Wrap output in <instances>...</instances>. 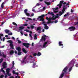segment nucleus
<instances>
[{"mask_svg":"<svg viewBox=\"0 0 78 78\" xmlns=\"http://www.w3.org/2000/svg\"><path fill=\"white\" fill-rule=\"evenodd\" d=\"M9 78H14V77L13 76H11L9 77Z\"/></svg>","mask_w":78,"mask_h":78,"instance_id":"obj_64","label":"nucleus"},{"mask_svg":"<svg viewBox=\"0 0 78 78\" xmlns=\"http://www.w3.org/2000/svg\"><path fill=\"white\" fill-rule=\"evenodd\" d=\"M7 64H6V62H4L2 65V67L3 69H5V68H6V66H6Z\"/></svg>","mask_w":78,"mask_h":78,"instance_id":"obj_13","label":"nucleus"},{"mask_svg":"<svg viewBox=\"0 0 78 78\" xmlns=\"http://www.w3.org/2000/svg\"><path fill=\"white\" fill-rule=\"evenodd\" d=\"M64 3V1H61L60 2V5H62V3Z\"/></svg>","mask_w":78,"mask_h":78,"instance_id":"obj_37","label":"nucleus"},{"mask_svg":"<svg viewBox=\"0 0 78 78\" xmlns=\"http://www.w3.org/2000/svg\"><path fill=\"white\" fill-rule=\"evenodd\" d=\"M7 74H8L9 73V71H6Z\"/></svg>","mask_w":78,"mask_h":78,"instance_id":"obj_51","label":"nucleus"},{"mask_svg":"<svg viewBox=\"0 0 78 78\" xmlns=\"http://www.w3.org/2000/svg\"><path fill=\"white\" fill-rule=\"evenodd\" d=\"M7 42H8V43H10V44L9 45V46L11 47L12 49H14V44H13V42H12V40H10L9 41H7Z\"/></svg>","mask_w":78,"mask_h":78,"instance_id":"obj_4","label":"nucleus"},{"mask_svg":"<svg viewBox=\"0 0 78 78\" xmlns=\"http://www.w3.org/2000/svg\"><path fill=\"white\" fill-rule=\"evenodd\" d=\"M12 73L14 75H16V72H15V71L13 70L12 71Z\"/></svg>","mask_w":78,"mask_h":78,"instance_id":"obj_35","label":"nucleus"},{"mask_svg":"<svg viewBox=\"0 0 78 78\" xmlns=\"http://www.w3.org/2000/svg\"><path fill=\"white\" fill-rule=\"evenodd\" d=\"M58 44L59 46H62V48H63V44H62V41H59Z\"/></svg>","mask_w":78,"mask_h":78,"instance_id":"obj_16","label":"nucleus"},{"mask_svg":"<svg viewBox=\"0 0 78 78\" xmlns=\"http://www.w3.org/2000/svg\"><path fill=\"white\" fill-rule=\"evenodd\" d=\"M4 2H3L2 3V4L1 5V7L2 8H3L4 7Z\"/></svg>","mask_w":78,"mask_h":78,"instance_id":"obj_28","label":"nucleus"},{"mask_svg":"<svg viewBox=\"0 0 78 78\" xmlns=\"http://www.w3.org/2000/svg\"><path fill=\"white\" fill-rule=\"evenodd\" d=\"M15 78H20V77L19 76H16Z\"/></svg>","mask_w":78,"mask_h":78,"instance_id":"obj_62","label":"nucleus"},{"mask_svg":"<svg viewBox=\"0 0 78 78\" xmlns=\"http://www.w3.org/2000/svg\"><path fill=\"white\" fill-rule=\"evenodd\" d=\"M36 31H41V27H37V30Z\"/></svg>","mask_w":78,"mask_h":78,"instance_id":"obj_19","label":"nucleus"},{"mask_svg":"<svg viewBox=\"0 0 78 78\" xmlns=\"http://www.w3.org/2000/svg\"><path fill=\"white\" fill-rule=\"evenodd\" d=\"M18 55L19 56L20 55H22V52H20V51H18Z\"/></svg>","mask_w":78,"mask_h":78,"instance_id":"obj_27","label":"nucleus"},{"mask_svg":"<svg viewBox=\"0 0 78 78\" xmlns=\"http://www.w3.org/2000/svg\"><path fill=\"white\" fill-rule=\"evenodd\" d=\"M58 17H59V15L55 16V20L56 19H57V18H58Z\"/></svg>","mask_w":78,"mask_h":78,"instance_id":"obj_41","label":"nucleus"},{"mask_svg":"<svg viewBox=\"0 0 78 78\" xmlns=\"http://www.w3.org/2000/svg\"><path fill=\"white\" fill-rule=\"evenodd\" d=\"M20 33L21 34V35H22V36L23 35V32L22 31H21L20 32Z\"/></svg>","mask_w":78,"mask_h":78,"instance_id":"obj_55","label":"nucleus"},{"mask_svg":"<svg viewBox=\"0 0 78 78\" xmlns=\"http://www.w3.org/2000/svg\"><path fill=\"white\" fill-rule=\"evenodd\" d=\"M27 19L28 20H32V19L30 18H28Z\"/></svg>","mask_w":78,"mask_h":78,"instance_id":"obj_54","label":"nucleus"},{"mask_svg":"<svg viewBox=\"0 0 78 78\" xmlns=\"http://www.w3.org/2000/svg\"><path fill=\"white\" fill-rule=\"evenodd\" d=\"M30 28H31L32 30H33V29H34V26L33 25H31Z\"/></svg>","mask_w":78,"mask_h":78,"instance_id":"obj_31","label":"nucleus"},{"mask_svg":"<svg viewBox=\"0 0 78 78\" xmlns=\"http://www.w3.org/2000/svg\"><path fill=\"white\" fill-rule=\"evenodd\" d=\"M28 26V24L27 23H25V24H23V26H24V27H25L26 26Z\"/></svg>","mask_w":78,"mask_h":78,"instance_id":"obj_46","label":"nucleus"},{"mask_svg":"<svg viewBox=\"0 0 78 78\" xmlns=\"http://www.w3.org/2000/svg\"><path fill=\"white\" fill-rule=\"evenodd\" d=\"M16 75H17L18 76H19V73H16Z\"/></svg>","mask_w":78,"mask_h":78,"instance_id":"obj_60","label":"nucleus"},{"mask_svg":"<svg viewBox=\"0 0 78 78\" xmlns=\"http://www.w3.org/2000/svg\"><path fill=\"white\" fill-rule=\"evenodd\" d=\"M68 29L70 31H73L75 30L76 28L75 27H74L73 26H71Z\"/></svg>","mask_w":78,"mask_h":78,"instance_id":"obj_6","label":"nucleus"},{"mask_svg":"<svg viewBox=\"0 0 78 78\" xmlns=\"http://www.w3.org/2000/svg\"><path fill=\"white\" fill-rule=\"evenodd\" d=\"M10 55H13V54H14V51L13 50L11 51L10 52Z\"/></svg>","mask_w":78,"mask_h":78,"instance_id":"obj_23","label":"nucleus"},{"mask_svg":"<svg viewBox=\"0 0 78 78\" xmlns=\"http://www.w3.org/2000/svg\"><path fill=\"white\" fill-rule=\"evenodd\" d=\"M3 36V34H0V39H2V37Z\"/></svg>","mask_w":78,"mask_h":78,"instance_id":"obj_33","label":"nucleus"},{"mask_svg":"<svg viewBox=\"0 0 78 78\" xmlns=\"http://www.w3.org/2000/svg\"><path fill=\"white\" fill-rule=\"evenodd\" d=\"M66 5H64L63 6V9L62 10V12L60 11L59 12V14H57V16H62L63 13H64L65 11H66Z\"/></svg>","mask_w":78,"mask_h":78,"instance_id":"obj_3","label":"nucleus"},{"mask_svg":"<svg viewBox=\"0 0 78 78\" xmlns=\"http://www.w3.org/2000/svg\"><path fill=\"white\" fill-rule=\"evenodd\" d=\"M67 69H68V67H67V66L66 67L63 69L59 78H63L64 75H67Z\"/></svg>","mask_w":78,"mask_h":78,"instance_id":"obj_1","label":"nucleus"},{"mask_svg":"<svg viewBox=\"0 0 78 78\" xmlns=\"http://www.w3.org/2000/svg\"><path fill=\"white\" fill-rule=\"evenodd\" d=\"M8 35H9V36H11V35H12V33H11L10 34L9 33Z\"/></svg>","mask_w":78,"mask_h":78,"instance_id":"obj_52","label":"nucleus"},{"mask_svg":"<svg viewBox=\"0 0 78 78\" xmlns=\"http://www.w3.org/2000/svg\"><path fill=\"white\" fill-rule=\"evenodd\" d=\"M7 75H8L9 76H11V73H9L7 74Z\"/></svg>","mask_w":78,"mask_h":78,"instance_id":"obj_49","label":"nucleus"},{"mask_svg":"<svg viewBox=\"0 0 78 78\" xmlns=\"http://www.w3.org/2000/svg\"><path fill=\"white\" fill-rule=\"evenodd\" d=\"M48 15V14H46L45 15H42L38 17V18L37 19V20H39V21H42V24H44V23H45V20H44V16H47Z\"/></svg>","mask_w":78,"mask_h":78,"instance_id":"obj_2","label":"nucleus"},{"mask_svg":"<svg viewBox=\"0 0 78 78\" xmlns=\"http://www.w3.org/2000/svg\"><path fill=\"white\" fill-rule=\"evenodd\" d=\"M48 43V40L47 41L45 42H44V44H43V47H45V46L46 45H47V43Z\"/></svg>","mask_w":78,"mask_h":78,"instance_id":"obj_15","label":"nucleus"},{"mask_svg":"<svg viewBox=\"0 0 78 78\" xmlns=\"http://www.w3.org/2000/svg\"><path fill=\"white\" fill-rule=\"evenodd\" d=\"M11 70V69H9V68H7L6 69V71H9V70Z\"/></svg>","mask_w":78,"mask_h":78,"instance_id":"obj_48","label":"nucleus"},{"mask_svg":"<svg viewBox=\"0 0 78 78\" xmlns=\"http://www.w3.org/2000/svg\"><path fill=\"white\" fill-rule=\"evenodd\" d=\"M74 64H75V62L73 60H72L69 63V65H72V67L74 66Z\"/></svg>","mask_w":78,"mask_h":78,"instance_id":"obj_10","label":"nucleus"},{"mask_svg":"<svg viewBox=\"0 0 78 78\" xmlns=\"http://www.w3.org/2000/svg\"><path fill=\"white\" fill-rule=\"evenodd\" d=\"M46 20H48V22H47V24H49V23H53V22H54V21H53L52 20H49V19H48V17H46Z\"/></svg>","mask_w":78,"mask_h":78,"instance_id":"obj_7","label":"nucleus"},{"mask_svg":"<svg viewBox=\"0 0 78 78\" xmlns=\"http://www.w3.org/2000/svg\"><path fill=\"white\" fill-rule=\"evenodd\" d=\"M12 24H13V25H16V26H17V24H16V23L13 22Z\"/></svg>","mask_w":78,"mask_h":78,"instance_id":"obj_36","label":"nucleus"},{"mask_svg":"<svg viewBox=\"0 0 78 78\" xmlns=\"http://www.w3.org/2000/svg\"><path fill=\"white\" fill-rule=\"evenodd\" d=\"M57 6H59V8H61V6H62V4H58V5H57Z\"/></svg>","mask_w":78,"mask_h":78,"instance_id":"obj_29","label":"nucleus"},{"mask_svg":"<svg viewBox=\"0 0 78 78\" xmlns=\"http://www.w3.org/2000/svg\"><path fill=\"white\" fill-rule=\"evenodd\" d=\"M16 50H18V51H21V50H22V49L20 47H18L16 48Z\"/></svg>","mask_w":78,"mask_h":78,"instance_id":"obj_17","label":"nucleus"},{"mask_svg":"<svg viewBox=\"0 0 78 78\" xmlns=\"http://www.w3.org/2000/svg\"><path fill=\"white\" fill-rule=\"evenodd\" d=\"M5 37H3V42L5 41Z\"/></svg>","mask_w":78,"mask_h":78,"instance_id":"obj_57","label":"nucleus"},{"mask_svg":"<svg viewBox=\"0 0 78 78\" xmlns=\"http://www.w3.org/2000/svg\"><path fill=\"white\" fill-rule=\"evenodd\" d=\"M78 24V22H75L74 23V25H76Z\"/></svg>","mask_w":78,"mask_h":78,"instance_id":"obj_39","label":"nucleus"},{"mask_svg":"<svg viewBox=\"0 0 78 78\" xmlns=\"http://www.w3.org/2000/svg\"><path fill=\"white\" fill-rule=\"evenodd\" d=\"M4 77V75H2L0 76V78H3Z\"/></svg>","mask_w":78,"mask_h":78,"instance_id":"obj_40","label":"nucleus"},{"mask_svg":"<svg viewBox=\"0 0 78 78\" xmlns=\"http://www.w3.org/2000/svg\"><path fill=\"white\" fill-rule=\"evenodd\" d=\"M12 39H13V40H15V38H14V37H12Z\"/></svg>","mask_w":78,"mask_h":78,"instance_id":"obj_61","label":"nucleus"},{"mask_svg":"<svg viewBox=\"0 0 78 78\" xmlns=\"http://www.w3.org/2000/svg\"><path fill=\"white\" fill-rule=\"evenodd\" d=\"M24 31H26V32H27L28 33L30 32V30H28L26 29V30H24Z\"/></svg>","mask_w":78,"mask_h":78,"instance_id":"obj_34","label":"nucleus"},{"mask_svg":"<svg viewBox=\"0 0 78 78\" xmlns=\"http://www.w3.org/2000/svg\"><path fill=\"white\" fill-rule=\"evenodd\" d=\"M24 13L26 14H27V12H28V9H26L24 10Z\"/></svg>","mask_w":78,"mask_h":78,"instance_id":"obj_26","label":"nucleus"},{"mask_svg":"<svg viewBox=\"0 0 78 78\" xmlns=\"http://www.w3.org/2000/svg\"><path fill=\"white\" fill-rule=\"evenodd\" d=\"M45 37H47V36L45 35H44L43 36H42L41 39L40 41V42H42L43 41L45 42V40H46V38Z\"/></svg>","mask_w":78,"mask_h":78,"instance_id":"obj_5","label":"nucleus"},{"mask_svg":"<svg viewBox=\"0 0 78 78\" xmlns=\"http://www.w3.org/2000/svg\"><path fill=\"white\" fill-rule=\"evenodd\" d=\"M72 67H71L69 69V72H70L72 71Z\"/></svg>","mask_w":78,"mask_h":78,"instance_id":"obj_38","label":"nucleus"},{"mask_svg":"<svg viewBox=\"0 0 78 78\" xmlns=\"http://www.w3.org/2000/svg\"><path fill=\"white\" fill-rule=\"evenodd\" d=\"M17 41H18V43H19V44H20V43H22V41H20V40H17Z\"/></svg>","mask_w":78,"mask_h":78,"instance_id":"obj_43","label":"nucleus"},{"mask_svg":"<svg viewBox=\"0 0 78 78\" xmlns=\"http://www.w3.org/2000/svg\"><path fill=\"white\" fill-rule=\"evenodd\" d=\"M25 14L28 17H29V16H30V13H26Z\"/></svg>","mask_w":78,"mask_h":78,"instance_id":"obj_30","label":"nucleus"},{"mask_svg":"<svg viewBox=\"0 0 78 78\" xmlns=\"http://www.w3.org/2000/svg\"><path fill=\"white\" fill-rule=\"evenodd\" d=\"M0 56H3V58H6V55H4V53L3 52H2V55L1 54V51H0Z\"/></svg>","mask_w":78,"mask_h":78,"instance_id":"obj_9","label":"nucleus"},{"mask_svg":"<svg viewBox=\"0 0 78 78\" xmlns=\"http://www.w3.org/2000/svg\"><path fill=\"white\" fill-rule=\"evenodd\" d=\"M42 54H41V52H38L37 55L38 56H40Z\"/></svg>","mask_w":78,"mask_h":78,"instance_id":"obj_22","label":"nucleus"},{"mask_svg":"<svg viewBox=\"0 0 78 78\" xmlns=\"http://www.w3.org/2000/svg\"><path fill=\"white\" fill-rule=\"evenodd\" d=\"M59 8H58V7H56L55 9L54 8L53 9L54 10V13H56V12H58V11L57 10Z\"/></svg>","mask_w":78,"mask_h":78,"instance_id":"obj_11","label":"nucleus"},{"mask_svg":"<svg viewBox=\"0 0 78 78\" xmlns=\"http://www.w3.org/2000/svg\"><path fill=\"white\" fill-rule=\"evenodd\" d=\"M51 16H54V15H55L54 14V13H53V12H51Z\"/></svg>","mask_w":78,"mask_h":78,"instance_id":"obj_47","label":"nucleus"},{"mask_svg":"<svg viewBox=\"0 0 78 78\" xmlns=\"http://www.w3.org/2000/svg\"><path fill=\"white\" fill-rule=\"evenodd\" d=\"M51 12H48V14H49L50 15H51Z\"/></svg>","mask_w":78,"mask_h":78,"instance_id":"obj_53","label":"nucleus"},{"mask_svg":"<svg viewBox=\"0 0 78 78\" xmlns=\"http://www.w3.org/2000/svg\"><path fill=\"white\" fill-rule=\"evenodd\" d=\"M3 61V59L2 58H1L0 59V64L1 63V62H2Z\"/></svg>","mask_w":78,"mask_h":78,"instance_id":"obj_32","label":"nucleus"},{"mask_svg":"<svg viewBox=\"0 0 78 78\" xmlns=\"http://www.w3.org/2000/svg\"><path fill=\"white\" fill-rule=\"evenodd\" d=\"M69 3H70V2H68L67 4H66V6H67V5H69Z\"/></svg>","mask_w":78,"mask_h":78,"instance_id":"obj_59","label":"nucleus"},{"mask_svg":"<svg viewBox=\"0 0 78 78\" xmlns=\"http://www.w3.org/2000/svg\"><path fill=\"white\" fill-rule=\"evenodd\" d=\"M24 27H19V31H22V29H23Z\"/></svg>","mask_w":78,"mask_h":78,"instance_id":"obj_18","label":"nucleus"},{"mask_svg":"<svg viewBox=\"0 0 78 78\" xmlns=\"http://www.w3.org/2000/svg\"><path fill=\"white\" fill-rule=\"evenodd\" d=\"M27 55H26V56H25L24 58V60H25V59H27Z\"/></svg>","mask_w":78,"mask_h":78,"instance_id":"obj_50","label":"nucleus"},{"mask_svg":"<svg viewBox=\"0 0 78 78\" xmlns=\"http://www.w3.org/2000/svg\"><path fill=\"white\" fill-rule=\"evenodd\" d=\"M5 32L6 34H8V33L9 32V30H8L6 29L5 30Z\"/></svg>","mask_w":78,"mask_h":78,"instance_id":"obj_24","label":"nucleus"},{"mask_svg":"<svg viewBox=\"0 0 78 78\" xmlns=\"http://www.w3.org/2000/svg\"><path fill=\"white\" fill-rule=\"evenodd\" d=\"M37 35L36 34H35L34 35V39H37Z\"/></svg>","mask_w":78,"mask_h":78,"instance_id":"obj_25","label":"nucleus"},{"mask_svg":"<svg viewBox=\"0 0 78 78\" xmlns=\"http://www.w3.org/2000/svg\"><path fill=\"white\" fill-rule=\"evenodd\" d=\"M15 3V0H12V4H14Z\"/></svg>","mask_w":78,"mask_h":78,"instance_id":"obj_42","label":"nucleus"},{"mask_svg":"<svg viewBox=\"0 0 78 78\" xmlns=\"http://www.w3.org/2000/svg\"><path fill=\"white\" fill-rule=\"evenodd\" d=\"M43 24L44 25V28L46 30H48V27L47 26V25L45 23H43Z\"/></svg>","mask_w":78,"mask_h":78,"instance_id":"obj_14","label":"nucleus"},{"mask_svg":"<svg viewBox=\"0 0 78 78\" xmlns=\"http://www.w3.org/2000/svg\"><path fill=\"white\" fill-rule=\"evenodd\" d=\"M22 51L23 52H24V53H27L26 50L24 48H22Z\"/></svg>","mask_w":78,"mask_h":78,"instance_id":"obj_21","label":"nucleus"},{"mask_svg":"<svg viewBox=\"0 0 78 78\" xmlns=\"http://www.w3.org/2000/svg\"><path fill=\"white\" fill-rule=\"evenodd\" d=\"M58 22V20H55V23H56Z\"/></svg>","mask_w":78,"mask_h":78,"instance_id":"obj_58","label":"nucleus"},{"mask_svg":"<svg viewBox=\"0 0 78 78\" xmlns=\"http://www.w3.org/2000/svg\"><path fill=\"white\" fill-rule=\"evenodd\" d=\"M44 3H45V4H46V5H51V3H50V2L45 1Z\"/></svg>","mask_w":78,"mask_h":78,"instance_id":"obj_20","label":"nucleus"},{"mask_svg":"<svg viewBox=\"0 0 78 78\" xmlns=\"http://www.w3.org/2000/svg\"><path fill=\"white\" fill-rule=\"evenodd\" d=\"M29 35L30 36V37H32V35H31V34H30Z\"/></svg>","mask_w":78,"mask_h":78,"instance_id":"obj_63","label":"nucleus"},{"mask_svg":"<svg viewBox=\"0 0 78 78\" xmlns=\"http://www.w3.org/2000/svg\"><path fill=\"white\" fill-rule=\"evenodd\" d=\"M3 68H1V71L2 72H5V71L3 70Z\"/></svg>","mask_w":78,"mask_h":78,"instance_id":"obj_45","label":"nucleus"},{"mask_svg":"<svg viewBox=\"0 0 78 78\" xmlns=\"http://www.w3.org/2000/svg\"><path fill=\"white\" fill-rule=\"evenodd\" d=\"M37 53H34V54H33V56H36L37 55Z\"/></svg>","mask_w":78,"mask_h":78,"instance_id":"obj_44","label":"nucleus"},{"mask_svg":"<svg viewBox=\"0 0 78 78\" xmlns=\"http://www.w3.org/2000/svg\"><path fill=\"white\" fill-rule=\"evenodd\" d=\"M48 19H49V20H55V16H53L51 18V17H49Z\"/></svg>","mask_w":78,"mask_h":78,"instance_id":"obj_12","label":"nucleus"},{"mask_svg":"<svg viewBox=\"0 0 78 78\" xmlns=\"http://www.w3.org/2000/svg\"><path fill=\"white\" fill-rule=\"evenodd\" d=\"M36 65V62L34 63V64L33 65V66H34Z\"/></svg>","mask_w":78,"mask_h":78,"instance_id":"obj_56","label":"nucleus"},{"mask_svg":"<svg viewBox=\"0 0 78 78\" xmlns=\"http://www.w3.org/2000/svg\"><path fill=\"white\" fill-rule=\"evenodd\" d=\"M23 45L24 46H25L26 48H28L29 47V45H30V44L28 43H23Z\"/></svg>","mask_w":78,"mask_h":78,"instance_id":"obj_8","label":"nucleus"}]
</instances>
